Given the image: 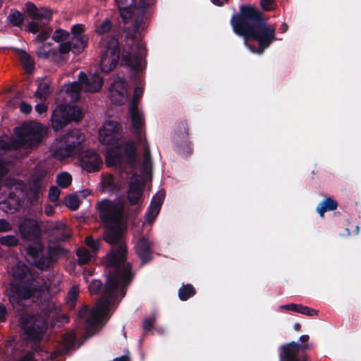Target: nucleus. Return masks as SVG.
Returning <instances> with one entry per match:
<instances>
[{"mask_svg": "<svg viewBox=\"0 0 361 361\" xmlns=\"http://www.w3.org/2000/svg\"><path fill=\"white\" fill-rule=\"evenodd\" d=\"M24 15L18 10H11L8 16L11 24L16 27H20L24 21Z\"/></svg>", "mask_w": 361, "mask_h": 361, "instance_id": "35", "label": "nucleus"}, {"mask_svg": "<svg viewBox=\"0 0 361 361\" xmlns=\"http://www.w3.org/2000/svg\"><path fill=\"white\" fill-rule=\"evenodd\" d=\"M233 32L242 37L252 53L262 54L276 40V26L269 24L263 13L252 5H241L230 20Z\"/></svg>", "mask_w": 361, "mask_h": 361, "instance_id": "2", "label": "nucleus"}, {"mask_svg": "<svg viewBox=\"0 0 361 361\" xmlns=\"http://www.w3.org/2000/svg\"><path fill=\"white\" fill-rule=\"evenodd\" d=\"M127 245L111 247L103 257L102 262L109 270L107 279L104 286L103 295L98 300L94 307L86 319L89 326H103L109 319L108 317L111 302L116 298L119 281L123 285L129 284L133 278L132 266L127 262Z\"/></svg>", "mask_w": 361, "mask_h": 361, "instance_id": "1", "label": "nucleus"}, {"mask_svg": "<svg viewBox=\"0 0 361 361\" xmlns=\"http://www.w3.org/2000/svg\"><path fill=\"white\" fill-rule=\"evenodd\" d=\"M82 86L80 82H73L72 83L68 84L66 86V92L67 93H70L73 96H78L82 90Z\"/></svg>", "mask_w": 361, "mask_h": 361, "instance_id": "46", "label": "nucleus"}, {"mask_svg": "<svg viewBox=\"0 0 361 361\" xmlns=\"http://www.w3.org/2000/svg\"><path fill=\"white\" fill-rule=\"evenodd\" d=\"M166 192L164 190H160L157 192L152 198L150 204L145 213V218L147 223H153L160 212L161 206L165 199Z\"/></svg>", "mask_w": 361, "mask_h": 361, "instance_id": "21", "label": "nucleus"}, {"mask_svg": "<svg viewBox=\"0 0 361 361\" xmlns=\"http://www.w3.org/2000/svg\"><path fill=\"white\" fill-rule=\"evenodd\" d=\"M66 205L72 211H75L78 209L80 201L78 197L75 194H70L66 197Z\"/></svg>", "mask_w": 361, "mask_h": 361, "instance_id": "38", "label": "nucleus"}, {"mask_svg": "<svg viewBox=\"0 0 361 361\" xmlns=\"http://www.w3.org/2000/svg\"><path fill=\"white\" fill-rule=\"evenodd\" d=\"M85 140V135L80 130H71L56 140L52 145L53 155L60 160L71 157L81 149Z\"/></svg>", "mask_w": 361, "mask_h": 361, "instance_id": "7", "label": "nucleus"}, {"mask_svg": "<svg viewBox=\"0 0 361 361\" xmlns=\"http://www.w3.org/2000/svg\"><path fill=\"white\" fill-rule=\"evenodd\" d=\"M72 38L80 39L82 37H89L87 35L84 34L85 27L82 24H75L71 27Z\"/></svg>", "mask_w": 361, "mask_h": 361, "instance_id": "45", "label": "nucleus"}, {"mask_svg": "<svg viewBox=\"0 0 361 361\" xmlns=\"http://www.w3.org/2000/svg\"><path fill=\"white\" fill-rule=\"evenodd\" d=\"M103 286V283L99 280H93L89 285V291L90 294L97 295Z\"/></svg>", "mask_w": 361, "mask_h": 361, "instance_id": "49", "label": "nucleus"}, {"mask_svg": "<svg viewBox=\"0 0 361 361\" xmlns=\"http://www.w3.org/2000/svg\"><path fill=\"white\" fill-rule=\"evenodd\" d=\"M32 109V106L25 102H21L20 104V111L25 114H30Z\"/></svg>", "mask_w": 361, "mask_h": 361, "instance_id": "58", "label": "nucleus"}, {"mask_svg": "<svg viewBox=\"0 0 361 361\" xmlns=\"http://www.w3.org/2000/svg\"><path fill=\"white\" fill-rule=\"evenodd\" d=\"M113 23L110 18H105L96 24L95 32L102 36L99 42L100 49V67L102 72L108 73L117 66L121 57V47L118 39L111 35L104 36L111 32Z\"/></svg>", "mask_w": 361, "mask_h": 361, "instance_id": "4", "label": "nucleus"}, {"mask_svg": "<svg viewBox=\"0 0 361 361\" xmlns=\"http://www.w3.org/2000/svg\"><path fill=\"white\" fill-rule=\"evenodd\" d=\"M78 80L84 90L91 93L99 91L104 83L102 77L97 73L87 75L84 72H80Z\"/></svg>", "mask_w": 361, "mask_h": 361, "instance_id": "17", "label": "nucleus"}, {"mask_svg": "<svg viewBox=\"0 0 361 361\" xmlns=\"http://www.w3.org/2000/svg\"><path fill=\"white\" fill-rule=\"evenodd\" d=\"M83 118L82 110L77 106L59 104L52 111L51 123L53 129L58 131L69 123L79 122Z\"/></svg>", "mask_w": 361, "mask_h": 361, "instance_id": "9", "label": "nucleus"}, {"mask_svg": "<svg viewBox=\"0 0 361 361\" xmlns=\"http://www.w3.org/2000/svg\"><path fill=\"white\" fill-rule=\"evenodd\" d=\"M196 294V290L194 286L190 284H183L178 290V297L180 300L186 301L189 298L193 297Z\"/></svg>", "mask_w": 361, "mask_h": 361, "instance_id": "33", "label": "nucleus"}, {"mask_svg": "<svg viewBox=\"0 0 361 361\" xmlns=\"http://www.w3.org/2000/svg\"><path fill=\"white\" fill-rule=\"evenodd\" d=\"M67 53H61L60 50V44L58 49H51L49 59L55 63H59L66 61L67 59L64 56Z\"/></svg>", "mask_w": 361, "mask_h": 361, "instance_id": "40", "label": "nucleus"}, {"mask_svg": "<svg viewBox=\"0 0 361 361\" xmlns=\"http://www.w3.org/2000/svg\"><path fill=\"white\" fill-rule=\"evenodd\" d=\"M190 125L187 120H181L177 123L175 130L174 143L178 152L184 157L192 152V144L190 140Z\"/></svg>", "mask_w": 361, "mask_h": 361, "instance_id": "12", "label": "nucleus"}, {"mask_svg": "<svg viewBox=\"0 0 361 361\" xmlns=\"http://www.w3.org/2000/svg\"><path fill=\"white\" fill-rule=\"evenodd\" d=\"M13 277L20 283L34 281V277L28 267L25 265H17L13 269Z\"/></svg>", "mask_w": 361, "mask_h": 361, "instance_id": "27", "label": "nucleus"}, {"mask_svg": "<svg viewBox=\"0 0 361 361\" xmlns=\"http://www.w3.org/2000/svg\"><path fill=\"white\" fill-rule=\"evenodd\" d=\"M61 191L56 186H51L49 190V198L51 202H56L59 200Z\"/></svg>", "mask_w": 361, "mask_h": 361, "instance_id": "51", "label": "nucleus"}, {"mask_svg": "<svg viewBox=\"0 0 361 361\" xmlns=\"http://www.w3.org/2000/svg\"><path fill=\"white\" fill-rule=\"evenodd\" d=\"M154 243L147 237L142 235L139 238L135 245V250L137 255L140 259L141 266L151 262L153 259Z\"/></svg>", "mask_w": 361, "mask_h": 361, "instance_id": "16", "label": "nucleus"}, {"mask_svg": "<svg viewBox=\"0 0 361 361\" xmlns=\"http://www.w3.org/2000/svg\"><path fill=\"white\" fill-rule=\"evenodd\" d=\"M37 21L38 20H33L28 23L27 26V30L28 32L35 34L39 31L41 25H39Z\"/></svg>", "mask_w": 361, "mask_h": 361, "instance_id": "57", "label": "nucleus"}, {"mask_svg": "<svg viewBox=\"0 0 361 361\" xmlns=\"http://www.w3.org/2000/svg\"><path fill=\"white\" fill-rule=\"evenodd\" d=\"M312 346L309 343L299 344L292 341L282 345L280 347V361H312L305 350H310Z\"/></svg>", "mask_w": 361, "mask_h": 361, "instance_id": "11", "label": "nucleus"}, {"mask_svg": "<svg viewBox=\"0 0 361 361\" xmlns=\"http://www.w3.org/2000/svg\"><path fill=\"white\" fill-rule=\"evenodd\" d=\"M123 151L126 157V162L133 166L137 158V149L133 141L128 140L123 143Z\"/></svg>", "mask_w": 361, "mask_h": 361, "instance_id": "28", "label": "nucleus"}, {"mask_svg": "<svg viewBox=\"0 0 361 361\" xmlns=\"http://www.w3.org/2000/svg\"><path fill=\"white\" fill-rule=\"evenodd\" d=\"M102 164L99 155L92 149L85 151L80 159L81 166L89 173L99 171Z\"/></svg>", "mask_w": 361, "mask_h": 361, "instance_id": "22", "label": "nucleus"}, {"mask_svg": "<svg viewBox=\"0 0 361 361\" xmlns=\"http://www.w3.org/2000/svg\"><path fill=\"white\" fill-rule=\"evenodd\" d=\"M274 4V0H260V6L264 11L273 10Z\"/></svg>", "mask_w": 361, "mask_h": 361, "instance_id": "55", "label": "nucleus"}, {"mask_svg": "<svg viewBox=\"0 0 361 361\" xmlns=\"http://www.w3.org/2000/svg\"><path fill=\"white\" fill-rule=\"evenodd\" d=\"M113 361H130L128 355H124L114 359Z\"/></svg>", "mask_w": 361, "mask_h": 361, "instance_id": "64", "label": "nucleus"}, {"mask_svg": "<svg viewBox=\"0 0 361 361\" xmlns=\"http://www.w3.org/2000/svg\"><path fill=\"white\" fill-rule=\"evenodd\" d=\"M115 1L123 22L127 23L133 18V10L137 6L136 0H115Z\"/></svg>", "mask_w": 361, "mask_h": 361, "instance_id": "26", "label": "nucleus"}, {"mask_svg": "<svg viewBox=\"0 0 361 361\" xmlns=\"http://www.w3.org/2000/svg\"><path fill=\"white\" fill-rule=\"evenodd\" d=\"M97 209L104 224V241L111 247L127 245L125 240V231L121 226L124 214V203L121 201L114 202L106 199L97 204Z\"/></svg>", "mask_w": 361, "mask_h": 361, "instance_id": "3", "label": "nucleus"}, {"mask_svg": "<svg viewBox=\"0 0 361 361\" xmlns=\"http://www.w3.org/2000/svg\"><path fill=\"white\" fill-rule=\"evenodd\" d=\"M54 305L49 303L40 314H21L18 317V324L27 341H40L49 326V318Z\"/></svg>", "mask_w": 361, "mask_h": 361, "instance_id": "5", "label": "nucleus"}, {"mask_svg": "<svg viewBox=\"0 0 361 361\" xmlns=\"http://www.w3.org/2000/svg\"><path fill=\"white\" fill-rule=\"evenodd\" d=\"M51 43L44 44L36 50V55L40 59H49Z\"/></svg>", "mask_w": 361, "mask_h": 361, "instance_id": "42", "label": "nucleus"}, {"mask_svg": "<svg viewBox=\"0 0 361 361\" xmlns=\"http://www.w3.org/2000/svg\"><path fill=\"white\" fill-rule=\"evenodd\" d=\"M78 295H79V290L75 286L72 287L68 290V297H67V305L70 307L73 308L75 307Z\"/></svg>", "mask_w": 361, "mask_h": 361, "instance_id": "41", "label": "nucleus"}, {"mask_svg": "<svg viewBox=\"0 0 361 361\" xmlns=\"http://www.w3.org/2000/svg\"><path fill=\"white\" fill-rule=\"evenodd\" d=\"M35 111L39 114H42L45 112H47L48 108H47V106L44 104H42V103H39V104H37L35 105Z\"/></svg>", "mask_w": 361, "mask_h": 361, "instance_id": "61", "label": "nucleus"}, {"mask_svg": "<svg viewBox=\"0 0 361 361\" xmlns=\"http://www.w3.org/2000/svg\"><path fill=\"white\" fill-rule=\"evenodd\" d=\"M51 32L52 29L51 27L42 30L37 36L36 40L39 42H43L50 37Z\"/></svg>", "mask_w": 361, "mask_h": 361, "instance_id": "53", "label": "nucleus"}, {"mask_svg": "<svg viewBox=\"0 0 361 361\" xmlns=\"http://www.w3.org/2000/svg\"><path fill=\"white\" fill-rule=\"evenodd\" d=\"M25 6L27 13L34 20H42L41 24L43 25L49 24L52 16L49 11H39L37 9V6L31 2H27Z\"/></svg>", "mask_w": 361, "mask_h": 361, "instance_id": "25", "label": "nucleus"}, {"mask_svg": "<svg viewBox=\"0 0 361 361\" xmlns=\"http://www.w3.org/2000/svg\"><path fill=\"white\" fill-rule=\"evenodd\" d=\"M85 243L94 253H96L100 248V240H95L92 236H87Z\"/></svg>", "mask_w": 361, "mask_h": 361, "instance_id": "44", "label": "nucleus"}, {"mask_svg": "<svg viewBox=\"0 0 361 361\" xmlns=\"http://www.w3.org/2000/svg\"><path fill=\"white\" fill-rule=\"evenodd\" d=\"M16 144L20 148H32L39 145L46 133L44 128L39 123H24L15 128Z\"/></svg>", "mask_w": 361, "mask_h": 361, "instance_id": "8", "label": "nucleus"}, {"mask_svg": "<svg viewBox=\"0 0 361 361\" xmlns=\"http://www.w3.org/2000/svg\"><path fill=\"white\" fill-rule=\"evenodd\" d=\"M18 238L13 235H7L0 238V244L6 247H16L18 245Z\"/></svg>", "mask_w": 361, "mask_h": 361, "instance_id": "39", "label": "nucleus"}, {"mask_svg": "<svg viewBox=\"0 0 361 361\" xmlns=\"http://www.w3.org/2000/svg\"><path fill=\"white\" fill-rule=\"evenodd\" d=\"M109 97L112 103L123 105L128 97L126 82L123 79L115 80L109 87Z\"/></svg>", "mask_w": 361, "mask_h": 361, "instance_id": "18", "label": "nucleus"}, {"mask_svg": "<svg viewBox=\"0 0 361 361\" xmlns=\"http://www.w3.org/2000/svg\"><path fill=\"white\" fill-rule=\"evenodd\" d=\"M56 181L59 187L66 188L72 183V176L68 172H61L56 176Z\"/></svg>", "mask_w": 361, "mask_h": 361, "instance_id": "36", "label": "nucleus"}, {"mask_svg": "<svg viewBox=\"0 0 361 361\" xmlns=\"http://www.w3.org/2000/svg\"><path fill=\"white\" fill-rule=\"evenodd\" d=\"M25 258L29 263L40 270L49 269L53 261L51 252L44 255L42 243L35 240L25 248Z\"/></svg>", "mask_w": 361, "mask_h": 361, "instance_id": "10", "label": "nucleus"}, {"mask_svg": "<svg viewBox=\"0 0 361 361\" xmlns=\"http://www.w3.org/2000/svg\"><path fill=\"white\" fill-rule=\"evenodd\" d=\"M13 228L12 224L5 219H0V233L11 231Z\"/></svg>", "mask_w": 361, "mask_h": 361, "instance_id": "56", "label": "nucleus"}, {"mask_svg": "<svg viewBox=\"0 0 361 361\" xmlns=\"http://www.w3.org/2000/svg\"><path fill=\"white\" fill-rule=\"evenodd\" d=\"M143 93L142 88L140 87H136L134 90V94L132 100L130 102L129 106H133L135 105V107H137L138 106V100L142 97Z\"/></svg>", "mask_w": 361, "mask_h": 361, "instance_id": "50", "label": "nucleus"}, {"mask_svg": "<svg viewBox=\"0 0 361 361\" xmlns=\"http://www.w3.org/2000/svg\"><path fill=\"white\" fill-rule=\"evenodd\" d=\"M63 339H64V341L66 343V344L68 346L72 347L74 345L75 340V338L74 336H73V335L65 336Z\"/></svg>", "mask_w": 361, "mask_h": 361, "instance_id": "63", "label": "nucleus"}, {"mask_svg": "<svg viewBox=\"0 0 361 361\" xmlns=\"http://www.w3.org/2000/svg\"><path fill=\"white\" fill-rule=\"evenodd\" d=\"M298 312L307 316H314L317 315L318 312L314 309L300 305L298 308Z\"/></svg>", "mask_w": 361, "mask_h": 361, "instance_id": "52", "label": "nucleus"}, {"mask_svg": "<svg viewBox=\"0 0 361 361\" xmlns=\"http://www.w3.org/2000/svg\"><path fill=\"white\" fill-rule=\"evenodd\" d=\"M155 322V317L151 316L149 317L145 318L143 321V329L145 331H151L153 327Z\"/></svg>", "mask_w": 361, "mask_h": 361, "instance_id": "54", "label": "nucleus"}, {"mask_svg": "<svg viewBox=\"0 0 361 361\" xmlns=\"http://www.w3.org/2000/svg\"><path fill=\"white\" fill-rule=\"evenodd\" d=\"M131 126L130 131L135 135L139 142H142V129L145 126V118L143 114L138 109V107L129 106L128 109Z\"/></svg>", "mask_w": 361, "mask_h": 361, "instance_id": "19", "label": "nucleus"}, {"mask_svg": "<svg viewBox=\"0 0 361 361\" xmlns=\"http://www.w3.org/2000/svg\"><path fill=\"white\" fill-rule=\"evenodd\" d=\"M121 125L117 121H106L103 128L99 131V142L106 145L111 146L108 149L106 155V162L109 166H117L123 164V155L121 139L122 137Z\"/></svg>", "mask_w": 361, "mask_h": 361, "instance_id": "6", "label": "nucleus"}, {"mask_svg": "<svg viewBox=\"0 0 361 361\" xmlns=\"http://www.w3.org/2000/svg\"><path fill=\"white\" fill-rule=\"evenodd\" d=\"M144 169L145 171H151L152 163L151 159V153L149 147L147 145L144 146Z\"/></svg>", "mask_w": 361, "mask_h": 361, "instance_id": "43", "label": "nucleus"}, {"mask_svg": "<svg viewBox=\"0 0 361 361\" xmlns=\"http://www.w3.org/2000/svg\"><path fill=\"white\" fill-rule=\"evenodd\" d=\"M300 305V304L291 303V304H287L285 305H282L281 308L286 309L287 310H290V311H293L295 312H298Z\"/></svg>", "mask_w": 361, "mask_h": 361, "instance_id": "60", "label": "nucleus"}, {"mask_svg": "<svg viewBox=\"0 0 361 361\" xmlns=\"http://www.w3.org/2000/svg\"><path fill=\"white\" fill-rule=\"evenodd\" d=\"M102 187L110 190H114L116 188L114 177L109 174L103 178L102 182Z\"/></svg>", "mask_w": 361, "mask_h": 361, "instance_id": "47", "label": "nucleus"}, {"mask_svg": "<svg viewBox=\"0 0 361 361\" xmlns=\"http://www.w3.org/2000/svg\"><path fill=\"white\" fill-rule=\"evenodd\" d=\"M18 56L25 71L27 73H32L35 68V62L30 55L25 51L20 49L18 51Z\"/></svg>", "mask_w": 361, "mask_h": 361, "instance_id": "31", "label": "nucleus"}, {"mask_svg": "<svg viewBox=\"0 0 361 361\" xmlns=\"http://www.w3.org/2000/svg\"><path fill=\"white\" fill-rule=\"evenodd\" d=\"M16 293L19 300H27L41 296L42 289L35 285V280H34V281L20 283L16 288Z\"/></svg>", "mask_w": 361, "mask_h": 361, "instance_id": "23", "label": "nucleus"}, {"mask_svg": "<svg viewBox=\"0 0 361 361\" xmlns=\"http://www.w3.org/2000/svg\"><path fill=\"white\" fill-rule=\"evenodd\" d=\"M7 310L4 305L0 304V322H4L7 316Z\"/></svg>", "mask_w": 361, "mask_h": 361, "instance_id": "62", "label": "nucleus"}, {"mask_svg": "<svg viewBox=\"0 0 361 361\" xmlns=\"http://www.w3.org/2000/svg\"><path fill=\"white\" fill-rule=\"evenodd\" d=\"M4 204L6 205L7 212L14 213L17 212L20 207V200L13 192H9Z\"/></svg>", "mask_w": 361, "mask_h": 361, "instance_id": "30", "label": "nucleus"}, {"mask_svg": "<svg viewBox=\"0 0 361 361\" xmlns=\"http://www.w3.org/2000/svg\"><path fill=\"white\" fill-rule=\"evenodd\" d=\"M18 231L22 239L36 240L41 235V228L37 220L24 218L18 221Z\"/></svg>", "mask_w": 361, "mask_h": 361, "instance_id": "13", "label": "nucleus"}, {"mask_svg": "<svg viewBox=\"0 0 361 361\" xmlns=\"http://www.w3.org/2000/svg\"><path fill=\"white\" fill-rule=\"evenodd\" d=\"M76 255L78 257V262L79 265H84L87 264L92 257L89 250L85 247L78 248Z\"/></svg>", "mask_w": 361, "mask_h": 361, "instance_id": "37", "label": "nucleus"}, {"mask_svg": "<svg viewBox=\"0 0 361 361\" xmlns=\"http://www.w3.org/2000/svg\"><path fill=\"white\" fill-rule=\"evenodd\" d=\"M145 183L142 177L133 175L127 190V199L131 206L137 204L143 195Z\"/></svg>", "mask_w": 361, "mask_h": 361, "instance_id": "15", "label": "nucleus"}, {"mask_svg": "<svg viewBox=\"0 0 361 361\" xmlns=\"http://www.w3.org/2000/svg\"><path fill=\"white\" fill-rule=\"evenodd\" d=\"M89 312V308L87 305H84L77 313V319H83L87 312Z\"/></svg>", "mask_w": 361, "mask_h": 361, "instance_id": "59", "label": "nucleus"}, {"mask_svg": "<svg viewBox=\"0 0 361 361\" xmlns=\"http://www.w3.org/2000/svg\"><path fill=\"white\" fill-rule=\"evenodd\" d=\"M89 37H82L80 39L72 38L71 41L60 44L61 53H69L72 51L75 54L82 53L88 46Z\"/></svg>", "mask_w": 361, "mask_h": 361, "instance_id": "24", "label": "nucleus"}, {"mask_svg": "<svg viewBox=\"0 0 361 361\" xmlns=\"http://www.w3.org/2000/svg\"><path fill=\"white\" fill-rule=\"evenodd\" d=\"M70 36V34L68 32L59 29L55 31L52 36V39L54 40L56 42H60L62 40H66L68 39Z\"/></svg>", "mask_w": 361, "mask_h": 361, "instance_id": "48", "label": "nucleus"}, {"mask_svg": "<svg viewBox=\"0 0 361 361\" xmlns=\"http://www.w3.org/2000/svg\"><path fill=\"white\" fill-rule=\"evenodd\" d=\"M51 228L59 232V234L55 238L56 241L65 242L71 237V234L66 231V225L61 222L54 223Z\"/></svg>", "mask_w": 361, "mask_h": 361, "instance_id": "32", "label": "nucleus"}, {"mask_svg": "<svg viewBox=\"0 0 361 361\" xmlns=\"http://www.w3.org/2000/svg\"><path fill=\"white\" fill-rule=\"evenodd\" d=\"M149 0H139L137 6L133 10L134 14V30L135 32L145 30L150 18V13L147 11Z\"/></svg>", "mask_w": 361, "mask_h": 361, "instance_id": "14", "label": "nucleus"}, {"mask_svg": "<svg viewBox=\"0 0 361 361\" xmlns=\"http://www.w3.org/2000/svg\"><path fill=\"white\" fill-rule=\"evenodd\" d=\"M141 56L138 50L135 52L123 51L121 59V64L128 66L131 68V79L137 81L139 79V72L141 71Z\"/></svg>", "mask_w": 361, "mask_h": 361, "instance_id": "20", "label": "nucleus"}, {"mask_svg": "<svg viewBox=\"0 0 361 361\" xmlns=\"http://www.w3.org/2000/svg\"><path fill=\"white\" fill-rule=\"evenodd\" d=\"M337 207L338 202L331 197H327L317 205V212L320 216L324 217L325 212L336 210Z\"/></svg>", "mask_w": 361, "mask_h": 361, "instance_id": "29", "label": "nucleus"}, {"mask_svg": "<svg viewBox=\"0 0 361 361\" xmlns=\"http://www.w3.org/2000/svg\"><path fill=\"white\" fill-rule=\"evenodd\" d=\"M50 85L46 82H42L38 85L35 96L40 99H46L51 94Z\"/></svg>", "mask_w": 361, "mask_h": 361, "instance_id": "34", "label": "nucleus"}]
</instances>
